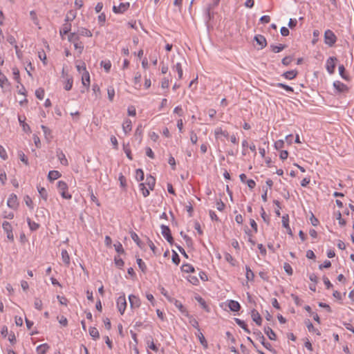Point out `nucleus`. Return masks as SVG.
Segmentation results:
<instances>
[{
  "mask_svg": "<svg viewBox=\"0 0 354 354\" xmlns=\"http://www.w3.org/2000/svg\"><path fill=\"white\" fill-rule=\"evenodd\" d=\"M49 348V346L47 344H42L39 345L37 348V354H46Z\"/></svg>",
  "mask_w": 354,
  "mask_h": 354,
  "instance_id": "cd10ccee",
  "label": "nucleus"
},
{
  "mask_svg": "<svg viewBox=\"0 0 354 354\" xmlns=\"http://www.w3.org/2000/svg\"><path fill=\"white\" fill-rule=\"evenodd\" d=\"M0 157L4 160L8 159L7 152H6L5 148L3 146H1V145H0Z\"/></svg>",
  "mask_w": 354,
  "mask_h": 354,
  "instance_id": "052dcab7",
  "label": "nucleus"
},
{
  "mask_svg": "<svg viewBox=\"0 0 354 354\" xmlns=\"http://www.w3.org/2000/svg\"><path fill=\"white\" fill-rule=\"evenodd\" d=\"M276 86L277 87L282 88L283 89H285L288 92H293L294 91L293 88L291 86L286 85L285 84H283V83H277L276 84Z\"/></svg>",
  "mask_w": 354,
  "mask_h": 354,
  "instance_id": "5fc2aeb1",
  "label": "nucleus"
},
{
  "mask_svg": "<svg viewBox=\"0 0 354 354\" xmlns=\"http://www.w3.org/2000/svg\"><path fill=\"white\" fill-rule=\"evenodd\" d=\"M71 30V24L70 22H65L59 30V34L63 38L64 35H67Z\"/></svg>",
  "mask_w": 354,
  "mask_h": 354,
  "instance_id": "4468645a",
  "label": "nucleus"
},
{
  "mask_svg": "<svg viewBox=\"0 0 354 354\" xmlns=\"http://www.w3.org/2000/svg\"><path fill=\"white\" fill-rule=\"evenodd\" d=\"M27 221L31 230H37L39 228V225L34 221H31L30 218H28Z\"/></svg>",
  "mask_w": 354,
  "mask_h": 354,
  "instance_id": "864d4df0",
  "label": "nucleus"
},
{
  "mask_svg": "<svg viewBox=\"0 0 354 354\" xmlns=\"http://www.w3.org/2000/svg\"><path fill=\"white\" fill-rule=\"evenodd\" d=\"M285 48H286V46L283 45V44H280L279 46H275V45H271L270 46V48H271L272 51H273L275 53L281 52Z\"/></svg>",
  "mask_w": 354,
  "mask_h": 354,
  "instance_id": "c03bdc74",
  "label": "nucleus"
},
{
  "mask_svg": "<svg viewBox=\"0 0 354 354\" xmlns=\"http://www.w3.org/2000/svg\"><path fill=\"white\" fill-rule=\"evenodd\" d=\"M187 317L189 318V324L196 329H197L198 331L200 330L199 325L198 321L194 318L192 316L189 315L188 313H187Z\"/></svg>",
  "mask_w": 354,
  "mask_h": 354,
  "instance_id": "c756f323",
  "label": "nucleus"
},
{
  "mask_svg": "<svg viewBox=\"0 0 354 354\" xmlns=\"http://www.w3.org/2000/svg\"><path fill=\"white\" fill-rule=\"evenodd\" d=\"M59 177H61V174L58 171L52 170L48 172V178L50 181L55 180L59 178Z\"/></svg>",
  "mask_w": 354,
  "mask_h": 354,
  "instance_id": "a878e982",
  "label": "nucleus"
},
{
  "mask_svg": "<svg viewBox=\"0 0 354 354\" xmlns=\"http://www.w3.org/2000/svg\"><path fill=\"white\" fill-rule=\"evenodd\" d=\"M220 2V0H212V3H210L206 10V17L209 20L211 19L210 10L216 7Z\"/></svg>",
  "mask_w": 354,
  "mask_h": 354,
  "instance_id": "412c9836",
  "label": "nucleus"
},
{
  "mask_svg": "<svg viewBox=\"0 0 354 354\" xmlns=\"http://www.w3.org/2000/svg\"><path fill=\"white\" fill-rule=\"evenodd\" d=\"M89 334L94 339L100 337L98 330L95 327H91L89 328Z\"/></svg>",
  "mask_w": 354,
  "mask_h": 354,
  "instance_id": "4c0bfd02",
  "label": "nucleus"
},
{
  "mask_svg": "<svg viewBox=\"0 0 354 354\" xmlns=\"http://www.w3.org/2000/svg\"><path fill=\"white\" fill-rule=\"evenodd\" d=\"M56 153L60 163L62 165L67 166L68 165V162L63 151L60 149H57L56 151Z\"/></svg>",
  "mask_w": 354,
  "mask_h": 354,
  "instance_id": "ddd939ff",
  "label": "nucleus"
},
{
  "mask_svg": "<svg viewBox=\"0 0 354 354\" xmlns=\"http://www.w3.org/2000/svg\"><path fill=\"white\" fill-rule=\"evenodd\" d=\"M264 332L267 335V336L268 337V338L270 339H271V340H275L276 339L277 335H276L275 333L269 326L265 328Z\"/></svg>",
  "mask_w": 354,
  "mask_h": 354,
  "instance_id": "bb28decb",
  "label": "nucleus"
},
{
  "mask_svg": "<svg viewBox=\"0 0 354 354\" xmlns=\"http://www.w3.org/2000/svg\"><path fill=\"white\" fill-rule=\"evenodd\" d=\"M34 306L36 309L41 310L43 306L42 301L39 298H35Z\"/></svg>",
  "mask_w": 354,
  "mask_h": 354,
  "instance_id": "8fccbe9b",
  "label": "nucleus"
},
{
  "mask_svg": "<svg viewBox=\"0 0 354 354\" xmlns=\"http://www.w3.org/2000/svg\"><path fill=\"white\" fill-rule=\"evenodd\" d=\"M345 71H346L345 68L343 65L339 66V73L340 76L345 80L349 81L350 77L348 75L345 74Z\"/></svg>",
  "mask_w": 354,
  "mask_h": 354,
  "instance_id": "e433bc0d",
  "label": "nucleus"
},
{
  "mask_svg": "<svg viewBox=\"0 0 354 354\" xmlns=\"http://www.w3.org/2000/svg\"><path fill=\"white\" fill-rule=\"evenodd\" d=\"M174 305L176 308H178V310L182 313L185 314L187 315V313H188L184 306L182 304V303L178 300H175Z\"/></svg>",
  "mask_w": 354,
  "mask_h": 354,
  "instance_id": "a19ab883",
  "label": "nucleus"
},
{
  "mask_svg": "<svg viewBox=\"0 0 354 354\" xmlns=\"http://www.w3.org/2000/svg\"><path fill=\"white\" fill-rule=\"evenodd\" d=\"M107 94L109 100L112 102L115 96V89L113 86H109L107 88Z\"/></svg>",
  "mask_w": 354,
  "mask_h": 354,
  "instance_id": "a18cd8bd",
  "label": "nucleus"
},
{
  "mask_svg": "<svg viewBox=\"0 0 354 354\" xmlns=\"http://www.w3.org/2000/svg\"><path fill=\"white\" fill-rule=\"evenodd\" d=\"M228 307L232 311L234 312H237L241 308L239 303L234 300H230L228 301Z\"/></svg>",
  "mask_w": 354,
  "mask_h": 354,
  "instance_id": "aec40b11",
  "label": "nucleus"
},
{
  "mask_svg": "<svg viewBox=\"0 0 354 354\" xmlns=\"http://www.w3.org/2000/svg\"><path fill=\"white\" fill-rule=\"evenodd\" d=\"M35 95L39 100H43L44 97V90L41 88H39L35 91Z\"/></svg>",
  "mask_w": 354,
  "mask_h": 354,
  "instance_id": "4d7b16f0",
  "label": "nucleus"
},
{
  "mask_svg": "<svg viewBox=\"0 0 354 354\" xmlns=\"http://www.w3.org/2000/svg\"><path fill=\"white\" fill-rule=\"evenodd\" d=\"M38 192L40 196L44 200L46 201L48 198V193L44 187H37Z\"/></svg>",
  "mask_w": 354,
  "mask_h": 354,
  "instance_id": "58836bf2",
  "label": "nucleus"
},
{
  "mask_svg": "<svg viewBox=\"0 0 354 354\" xmlns=\"http://www.w3.org/2000/svg\"><path fill=\"white\" fill-rule=\"evenodd\" d=\"M337 41V37L330 30H326L324 32V42L326 45L333 46Z\"/></svg>",
  "mask_w": 354,
  "mask_h": 354,
  "instance_id": "f03ea898",
  "label": "nucleus"
},
{
  "mask_svg": "<svg viewBox=\"0 0 354 354\" xmlns=\"http://www.w3.org/2000/svg\"><path fill=\"white\" fill-rule=\"evenodd\" d=\"M196 299L205 311L209 312V308L206 304L205 301L201 297H196Z\"/></svg>",
  "mask_w": 354,
  "mask_h": 354,
  "instance_id": "473e14b6",
  "label": "nucleus"
},
{
  "mask_svg": "<svg viewBox=\"0 0 354 354\" xmlns=\"http://www.w3.org/2000/svg\"><path fill=\"white\" fill-rule=\"evenodd\" d=\"M145 178L144 172L141 169H138L136 171V179L138 181H142Z\"/></svg>",
  "mask_w": 354,
  "mask_h": 354,
  "instance_id": "79ce46f5",
  "label": "nucleus"
},
{
  "mask_svg": "<svg viewBox=\"0 0 354 354\" xmlns=\"http://www.w3.org/2000/svg\"><path fill=\"white\" fill-rule=\"evenodd\" d=\"M171 259H172L173 263H175L176 265L179 264L180 257H179L178 254L175 251H173Z\"/></svg>",
  "mask_w": 354,
  "mask_h": 354,
  "instance_id": "69168bd1",
  "label": "nucleus"
},
{
  "mask_svg": "<svg viewBox=\"0 0 354 354\" xmlns=\"http://www.w3.org/2000/svg\"><path fill=\"white\" fill-rule=\"evenodd\" d=\"M160 228L162 236L171 245H172L174 243V239L171 236L169 227L167 225H162L160 226Z\"/></svg>",
  "mask_w": 354,
  "mask_h": 354,
  "instance_id": "39448f33",
  "label": "nucleus"
},
{
  "mask_svg": "<svg viewBox=\"0 0 354 354\" xmlns=\"http://www.w3.org/2000/svg\"><path fill=\"white\" fill-rule=\"evenodd\" d=\"M114 248L118 253L122 254L124 252L122 245L120 242L114 244Z\"/></svg>",
  "mask_w": 354,
  "mask_h": 354,
  "instance_id": "680f3d73",
  "label": "nucleus"
},
{
  "mask_svg": "<svg viewBox=\"0 0 354 354\" xmlns=\"http://www.w3.org/2000/svg\"><path fill=\"white\" fill-rule=\"evenodd\" d=\"M7 205L13 209H16L18 207L19 203L17 196L15 194H11L7 201Z\"/></svg>",
  "mask_w": 354,
  "mask_h": 354,
  "instance_id": "6e6552de",
  "label": "nucleus"
},
{
  "mask_svg": "<svg viewBox=\"0 0 354 354\" xmlns=\"http://www.w3.org/2000/svg\"><path fill=\"white\" fill-rule=\"evenodd\" d=\"M214 135L216 139H220L221 136H223L226 138L229 137V133L227 131H223L221 127H218L214 130Z\"/></svg>",
  "mask_w": 354,
  "mask_h": 354,
  "instance_id": "f3484780",
  "label": "nucleus"
},
{
  "mask_svg": "<svg viewBox=\"0 0 354 354\" xmlns=\"http://www.w3.org/2000/svg\"><path fill=\"white\" fill-rule=\"evenodd\" d=\"M117 308L121 315H123L127 308V300L124 295L120 296L116 301Z\"/></svg>",
  "mask_w": 354,
  "mask_h": 354,
  "instance_id": "20e7f679",
  "label": "nucleus"
},
{
  "mask_svg": "<svg viewBox=\"0 0 354 354\" xmlns=\"http://www.w3.org/2000/svg\"><path fill=\"white\" fill-rule=\"evenodd\" d=\"M172 70L174 71H176L178 75V79H182L183 77V68L180 63H176L172 67Z\"/></svg>",
  "mask_w": 354,
  "mask_h": 354,
  "instance_id": "7c9ffc66",
  "label": "nucleus"
},
{
  "mask_svg": "<svg viewBox=\"0 0 354 354\" xmlns=\"http://www.w3.org/2000/svg\"><path fill=\"white\" fill-rule=\"evenodd\" d=\"M337 60V58L335 57H330L327 61H326V70L327 71L330 73V74H333L335 72V62Z\"/></svg>",
  "mask_w": 354,
  "mask_h": 354,
  "instance_id": "1a4fd4ad",
  "label": "nucleus"
},
{
  "mask_svg": "<svg viewBox=\"0 0 354 354\" xmlns=\"http://www.w3.org/2000/svg\"><path fill=\"white\" fill-rule=\"evenodd\" d=\"M245 270H246V274H245L246 279L248 281H253V279L254 278V272L252 271V270L248 266H245Z\"/></svg>",
  "mask_w": 354,
  "mask_h": 354,
  "instance_id": "c9c22d12",
  "label": "nucleus"
},
{
  "mask_svg": "<svg viewBox=\"0 0 354 354\" xmlns=\"http://www.w3.org/2000/svg\"><path fill=\"white\" fill-rule=\"evenodd\" d=\"M68 40L73 44L74 48L78 51V53L80 55L82 54L84 50V45L80 40L79 35H77L76 32H71L68 36Z\"/></svg>",
  "mask_w": 354,
  "mask_h": 354,
  "instance_id": "f257e3e1",
  "label": "nucleus"
},
{
  "mask_svg": "<svg viewBox=\"0 0 354 354\" xmlns=\"http://www.w3.org/2000/svg\"><path fill=\"white\" fill-rule=\"evenodd\" d=\"M129 301L131 308H138L141 304L140 299L134 295H130L129 296Z\"/></svg>",
  "mask_w": 354,
  "mask_h": 354,
  "instance_id": "9d476101",
  "label": "nucleus"
},
{
  "mask_svg": "<svg viewBox=\"0 0 354 354\" xmlns=\"http://www.w3.org/2000/svg\"><path fill=\"white\" fill-rule=\"evenodd\" d=\"M83 71L82 82L84 86L88 87L90 85V75L88 72L86 71V67H83Z\"/></svg>",
  "mask_w": 354,
  "mask_h": 354,
  "instance_id": "2eb2a0df",
  "label": "nucleus"
},
{
  "mask_svg": "<svg viewBox=\"0 0 354 354\" xmlns=\"http://www.w3.org/2000/svg\"><path fill=\"white\" fill-rule=\"evenodd\" d=\"M190 140L194 145L196 144L198 141V136L193 131L190 133Z\"/></svg>",
  "mask_w": 354,
  "mask_h": 354,
  "instance_id": "774afa93",
  "label": "nucleus"
},
{
  "mask_svg": "<svg viewBox=\"0 0 354 354\" xmlns=\"http://www.w3.org/2000/svg\"><path fill=\"white\" fill-rule=\"evenodd\" d=\"M57 188L61 194V196L66 199H71V195L68 194L66 191L68 190V185L66 183L62 180H59L57 182Z\"/></svg>",
  "mask_w": 354,
  "mask_h": 354,
  "instance_id": "7ed1b4c3",
  "label": "nucleus"
},
{
  "mask_svg": "<svg viewBox=\"0 0 354 354\" xmlns=\"http://www.w3.org/2000/svg\"><path fill=\"white\" fill-rule=\"evenodd\" d=\"M292 59L291 56H286L282 59L281 62L284 66H288L292 62Z\"/></svg>",
  "mask_w": 354,
  "mask_h": 354,
  "instance_id": "338daca9",
  "label": "nucleus"
},
{
  "mask_svg": "<svg viewBox=\"0 0 354 354\" xmlns=\"http://www.w3.org/2000/svg\"><path fill=\"white\" fill-rule=\"evenodd\" d=\"M145 184L147 185L149 189L153 190L156 184V179L151 175L147 176Z\"/></svg>",
  "mask_w": 354,
  "mask_h": 354,
  "instance_id": "393cba45",
  "label": "nucleus"
},
{
  "mask_svg": "<svg viewBox=\"0 0 354 354\" xmlns=\"http://www.w3.org/2000/svg\"><path fill=\"white\" fill-rule=\"evenodd\" d=\"M146 344L147 346V348L153 350L155 352L158 351V346L154 344L153 338L151 336H149L146 338Z\"/></svg>",
  "mask_w": 354,
  "mask_h": 354,
  "instance_id": "a211bd4d",
  "label": "nucleus"
},
{
  "mask_svg": "<svg viewBox=\"0 0 354 354\" xmlns=\"http://www.w3.org/2000/svg\"><path fill=\"white\" fill-rule=\"evenodd\" d=\"M62 259L63 262L66 266H69L70 264V257L68 252L66 250H62Z\"/></svg>",
  "mask_w": 354,
  "mask_h": 354,
  "instance_id": "2f4dec72",
  "label": "nucleus"
},
{
  "mask_svg": "<svg viewBox=\"0 0 354 354\" xmlns=\"http://www.w3.org/2000/svg\"><path fill=\"white\" fill-rule=\"evenodd\" d=\"M289 217L288 215H284L282 216V225L286 230H290V226L288 224Z\"/></svg>",
  "mask_w": 354,
  "mask_h": 354,
  "instance_id": "603ef678",
  "label": "nucleus"
},
{
  "mask_svg": "<svg viewBox=\"0 0 354 354\" xmlns=\"http://www.w3.org/2000/svg\"><path fill=\"white\" fill-rule=\"evenodd\" d=\"M333 86L339 93H344L348 91L347 86L340 81H335L333 82Z\"/></svg>",
  "mask_w": 354,
  "mask_h": 354,
  "instance_id": "f8f14e48",
  "label": "nucleus"
},
{
  "mask_svg": "<svg viewBox=\"0 0 354 354\" xmlns=\"http://www.w3.org/2000/svg\"><path fill=\"white\" fill-rule=\"evenodd\" d=\"M188 281L193 285H197L199 283V280L197 277L189 275L187 278Z\"/></svg>",
  "mask_w": 354,
  "mask_h": 354,
  "instance_id": "e2e57ef3",
  "label": "nucleus"
},
{
  "mask_svg": "<svg viewBox=\"0 0 354 354\" xmlns=\"http://www.w3.org/2000/svg\"><path fill=\"white\" fill-rule=\"evenodd\" d=\"M257 335V339L262 344V345L267 349L272 351V345L270 343L266 341L264 336L262 333L259 331L257 333H254Z\"/></svg>",
  "mask_w": 354,
  "mask_h": 354,
  "instance_id": "9b49d317",
  "label": "nucleus"
},
{
  "mask_svg": "<svg viewBox=\"0 0 354 354\" xmlns=\"http://www.w3.org/2000/svg\"><path fill=\"white\" fill-rule=\"evenodd\" d=\"M252 320L259 326L261 324L262 319L260 314L256 310H252L251 313Z\"/></svg>",
  "mask_w": 354,
  "mask_h": 354,
  "instance_id": "6ab92c4d",
  "label": "nucleus"
},
{
  "mask_svg": "<svg viewBox=\"0 0 354 354\" xmlns=\"http://www.w3.org/2000/svg\"><path fill=\"white\" fill-rule=\"evenodd\" d=\"M12 73H13V77L14 79L17 82H19L20 76H19V71L17 68H12Z\"/></svg>",
  "mask_w": 354,
  "mask_h": 354,
  "instance_id": "0e129e2a",
  "label": "nucleus"
},
{
  "mask_svg": "<svg viewBox=\"0 0 354 354\" xmlns=\"http://www.w3.org/2000/svg\"><path fill=\"white\" fill-rule=\"evenodd\" d=\"M122 129L125 134L129 133L132 129V123L129 119H127L122 124Z\"/></svg>",
  "mask_w": 354,
  "mask_h": 354,
  "instance_id": "4be33fe9",
  "label": "nucleus"
},
{
  "mask_svg": "<svg viewBox=\"0 0 354 354\" xmlns=\"http://www.w3.org/2000/svg\"><path fill=\"white\" fill-rule=\"evenodd\" d=\"M131 237L133 240V241L136 242V243L138 245V246H139L141 248H142V245L139 239V236H138V234L136 232H131Z\"/></svg>",
  "mask_w": 354,
  "mask_h": 354,
  "instance_id": "ea45409f",
  "label": "nucleus"
},
{
  "mask_svg": "<svg viewBox=\"0 0 354 354\" xmlns=\"http://www.w3.org/2000/svg\"><path fill=\"white\" fill-rule=\"evenodd\" d=\"M254 40L261 46V49L265 48L267 45L266 39L263 35H257L254 37Z\"/></svg>",
  "mask_w": 354,
  "mask_h": 354,
  "instance_id": "dca6fc26",
  "label": "nucleus"
},
{
  "mask_svg": "<svg viewBox=\"0 0 354 354\" xmlns=\"http://www.w3.org/2000/svg\"><path fill=\"white\" fill-rule=\"evenodd\" d=\"M234 321L235 322L240 326L247 333L250 334V330H249V328H248V326L247 324L245 323L244 321L239 319V318H235L234 319Z\"/></svg>",
  "mask_w": 354,
  "mask_h": 354,
  "instance_id": "c85d7f7f",
  "label": "nucleus"
},
{
  "mask_svg": "<svg viewBox=\"0 0 354 354\" xmlns=\"http://www.w3.org/2000/svg\"><path fill=\"white\" fill-rule=\"evenodd\" d=\"M100 65L102 67L104 68V69L105 70V71L106 73H109L110 69H111V63L109 60H107V61H102L100 62Z\"/></svg>",
  "mask_w": 354,
  "mask_h": 354,
  "instance_id": "37998d69",
  "label": "nucleus"
},
{
  "mask_svg": "<svg viewBox=\"0 0 354 354\" xmlns=\"http://www.w3.org/2000/svg\"><path fill=\"white\" fill-rule=\"evenodd\" d=\"M196 335L198 336L201 344L202 345H203L205 347H207V341L205 340V337L203 335V333L201 332V330L199 331H198V333L196 334Z\"/></svg>",
  "mask_w": 354,
  "mask_h": 354,
  "instance_id": "de8ad7c7",
  "label": "nucleus"
},
{
  "mask_svg": "<svg viewBox=\"0 0 354 354\" xmlns=\"http://www.w3.org/2000/svg\"><path fill=\"white\" fill-rule=\"evenodd\" d=\"M2 227H3L4 232L6 233L7 238L10 241H14V235H13L12 227L11 224L8 221H4L2 223Z\"/></svg>",
  "mask_w": 354,
  "mask_h": 354,
  "instance_id": "423d86ee",
  "label": "nucleus"
},
{
  "mask_svg": "<svg viewBox=\"0 0 354 354\" xmlns=\"http://www.w3.org/2000/svg\"><path fill=\"white\" fill-rule=\"evenodd\" d=\"M76 34L79 35V37L84 36V37H91L93 35L91 31L85 28H79L77 32H76Z\"/></svg>",
  "mask_w": 354,
  "mask_h": 354,
  "instance_id": "5701e85b",
  "label": "nucleus"
},
{
  "mask_svg": "<svg viewBox=\"0 0 354 354\" xmlns=\"http://www.w3.org/2000/svg\"><path fill=\"white\" fill-rule=\"evenodd\" d=\"M129 2H121L118 6H113V11L116 14L124 13L129 8Z\"/></svg>",
  "mask_w": 354,
  "mask_h": 354,
  "instance_id": "0eeeda50",
  "label": "nucleus"
},
{
  "mask_svg": "<svg viewBox=\"0 0 354 354\" xmlns=\"http://www.w3.org/2000/svg\"><path fill=\"white\" fill-rule=\"evenodd\" d=\"M283 268H284L285 272L288 275H292V273H293L292 268L291 266L288 263H285L283 264Z\"/></svg>",
  "mask_w": 354,
  "mask_h": 354,
  "instance_id": "bf43d9fd",
  "label": "nucleus"
},
{
  "mask_svg": "<svg viewBox=\"0 0 354 354\" xmlns=\"http://www.w3.org/2000/svg\"><path fill=\"white\" fill-rule=\"evenodd\" d=\"M306 326H307V328H308V330H309L310 332H314V333H315L317 335H321V333H320V332L319 331V330H318V329H316V328L314 327V326L313 325V324H312L310 321H308V323L306 324Z\"/></svg>",
  "mask_w": 354,
  "mask_h": 354,
  "instance_id": "49530a36",
  "label": "nucleus"
},
{
  "mask_svg": "<svg viewBox=\"0 0 354 354\" xmlns=\"http://www.w3.org/2000/svg\"><path fill=\"white\" fill-rule=\"evenodd\" d=\"M297 71L296 70H292L288 71L283 73L282 76L284 77L287 80H293L295 78L297 75Z\"/></svg>",
  "mask_w": 354,
  "mask_h": 354,
  "instance_id": "b1692460",
  "label": "nucleus"
},
{
  "mask_svg": "<svg viewBox=\"0 0 354 354\" xmlns=\"http://www.w3.org/2000/svg\"><path fill=\"white\" fill-rule=\"evenodd\" d=\"M18 157L20 159V160L21 162H23L25 165H28V158L26 156V155L24 154V153L23 151H19L18 152Z\"/></svg>",
  "mask_w": 354,
  "mask_h": 354,
  "instance_id": "09e8293b",
  "label": "nucleus"
},
{
  "mask_svg": "<svg viewBox=\"0 0 354 354\" xmlns=\"http://www.w3.org/2000/svg\"><path fill=\"white\" fill-rule=\"evenodd\" d=\"M139 189L141 191V192L142 194V196L144 197H147V196H148L149 195V194H150L149 189H147L145 187V183H140L139 184Z\"/></svg>",
  "mask_w": 354,
  "mask_h": 354,
  "instance_id": "72a5a7b5",
  "label": "nucleus"
},
{
  "mask_svg": "<svg viewBox=\"0 0 354 354\" xmlns=\"http://www.w3.org/2000/svg\"><path fill=\"white\" fill-rule=\"evenodd\" d=\"M182 270L185 272H192L194 271V268L190 264H184L182 266Z\"/></svg>",
  "mask_w": 354,
  "mask_h": 354,
  "instance_id": "6e6d98bb",
  "label": "nucleus"
},
{
  "mask_svg": "<svg viewBox=\"0 0 354 354\" xmlns=\"http://www.w3.org/2000/svg\"><path fill=\"white\" fill-rule=\"evenodd\" d=\"M9 85L8 80V78L1 73L0 71V86L1 88H4L6 86Z\"/></svg>",
  "mask_w": 354,
  "mask_h": 354,
  "instance_id": "f704fd0d",
  "label": "nucleus"
},
{
  "mask_svg": "<svg viewBox=\"0 0 354 354\" xmlns=\"http://www.w3.org/2000/svg\"><path fill=\"white\" fill-rule=\"evenodd\" d=\"M137 263L139 267V268L143 272H145L147 270V266L145 263V262L140 258L137 259Z\"/></svg>",
  "mask_w": 354,
  "mask_h": 354,
  "instance_id": "3c124183",
  "label": "nucleus"
},
{
  "mask_svg": "<svg viewBox=\"0 0 354 354\" xmlns=\"http://www.w3.org/2000/svg\"><path fill=\"white\" fill-rule=\"evenodd\" d=\"M73 86V78L72 77H68L66 80V82L64 85V88L66 91H70L72 88Z\"/></svg>",
  "mask_w": 354,
  "mask_h": 354,
  "instance_id": "13d9d810",
  "label": "nucleus"
}]
</instances>
